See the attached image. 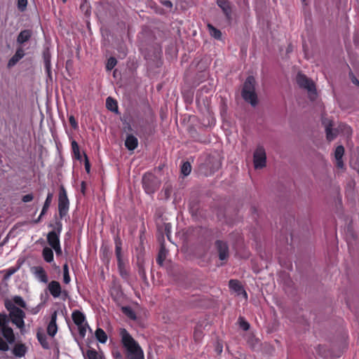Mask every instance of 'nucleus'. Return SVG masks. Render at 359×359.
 Returning a JSON list of instances; mask_svg holds the SVG:
<instances>
[{"label": "nucleus", "instance_id": "42", "mask_svg": "<svg viewBox=\"0 0 359 359\" xmlns=\"http://www.w3.org/2000/svg\"><path fill=\"white\" fill-rule=\"evenodd\" d=\"M33 198H34L33 195L31 194H29L25 195L22 197V200L23 202L27 203V202L32 201L33 200Z\"/></svg>", "mask_w": 359, "mask_h": 359}, {"label": "nucleus", "instance_id": "43", "mask_svg": "<svg viewBox=\"0 0 359 359\" xmlns=\"http://www.w3.org/2000/svg\"><path fill=\"white\" fill-rule=\"evenodd\" d=\"M69 123L71 124V126H72V128H74V129H76L77 128V126H78L77 123L73 116H69Z\"/></svg>", "mask_w": 359, "mask_h": 359}, {"label": "nucleus", "instance_id": "23", "mask_svg": "<svg viewBox=\"0 0 359 359\" xmlns=\"http://www.w3.org/2000/svg\"><path fill=\"white\" fill-rule=\"evenodd\" d=\"M118 269L121 276L127 280L129 277V272L123 260L118 262Z\"/></svg>", "mask_w": 359, "mask_h": 359}, {"label": "nucleus", "instance_id": "4", "mask_svg": "<svg viewBox=\"0 0 359 359\" xmlns=\"http://www.w3.org/2000/svg\"><path fill=\"white\" fill-rule=\"evenodd\" d=\"M296 81L299 86L307 90L309 97L313 101L317 97L316 88L314 82L308 78L304 74L299 72L296 77Z\"/></svg>", "mask_w": 359, "mask_h": 359}, {"label": "nucleus", "instance_id": "54", "mask_svg": "<svg viewBox=\"0 0 359 359\" xmlns=\"http://www.w3.org/2000/svg\"><path fill=\"white\" fill-rule=\"evenodd\" d=\"M217 351L219 353H221L222 351V347L217 348Z\"/></svg>", "mask_w": 359, "mask_h": 359}, {"label": "nucleus", "instance_id": "2", "mask_svg": "<svg viewBox=\"0 0 359 359\" xmlns=\"http://www.w3.org/2000/svg\"><path fill=\"white\" fill-rule=\"evenodd\" d=\"M119 334L127 359H144L142 348L126 329L121 328Z\"/></svg>", "mask_w": 359, "mask_h": 359}, {"label": "nucleus", "instance_id": "32", "mask_svg": "<svg viewBox=\"0 0 359 359\" xmlns=\"http://www.w3.org/2000/svg\"><path fill=\"white\" fill-rule=\"evenodd\" d=\"M123 313L132 320L136 319V314L134 311L130 306L122 307Z\"/></svg>", "mask_w": 359, "mask_h": 359}, {"label": "nucleus", "instance_id": "21", "mask_svg": "<svg viewBox=\"0 0 359 359\" xmlns=\"http://www.w3.org/2000/svg\"><path fill=\"white\" fill-rule=\"evenodd\" d=\"M47 241H48V244L52 248L60 245L59 236L54 231H52L48 233Z\"/></svg>", "mask_w": 359, "mask_h": 359}, {"label": "nucleus", "instance_id": "40", "mask_svg": "<svg viewBox=\"0 0 359 359\" xmlns=\"http://www.w3.org/2000/svg\"><path fill=\"white\" fill-rule=\"evenodd\" d=\"M239 325L241 328H242L243 330L247 331L250 328V324L245 320V319L242 317H240L238 318Z\"/></svg>", "mask_w": 359, "mask_h": 359}, {"label": "nucleus", "instance_id": "45", "mask_svg": "<svg viewBox=\"0 0 359 359\" xmlns=\"http://www.w3.org/2000/svg\"><path fill=\"white\" fill-rule=\"evenodd\" d=\"M350 78H351L353 83H354L357 86H359V81L356 79V77L352 73L350 74Z\"/></svg>", "mask_w": 359, "mask_h": 359}, {"label": "nucleus", "instance_id": "53", "mask_svg": "<svg viewBox=\"0 0 359 359\" xmlns=\"http://www.w3.org/2000/svg\"><path fill=\"white\" fill-rule=\"evenodd\" d=\"M15 272V269H12V270L10 271L9 274H13Z\"/></svg>", "mask_w": 359, "mask_h": 359}, {"label": "nucleus", "instance_id": "7", "mask_svg": "<svg viewBox=\"0 0 359 359\" xmlns=\"http://www.w3.org/2000/svg\"><path fill=\"white\" fill-rule=\"evenodd\" d=\"M69 200L67 192L63 186H61L59 194L58 210L60 217H65L69 210Z\"/></svg>", "mask_w": 359, "mask_h": 359}, {"label": "nucleus", "instance_id": "55", "mask_svg": "<svg viewBox=\"0 0 359 359\" xmlns=\"http://www.w3.org/2000/svg\"><path fill=\"white\" fill-rule=\"evenodd\" d=\"M302 2H305L306 1V0H302Z\"/></svg>", "mask_w": 359, "mask_h": 359}, {"label": "nucleus", "instance_id": "30", "mask_svg": "<svg viewBox=\"0 0 359 359\" xmlns=\"http://www.w3.org/2000/svg\"><path fill=\"white\" fill-rule=\"evenodd\" d=\"M53 196V195L52 193L48 194V196L46 197V201L44 203L43 207L41 212V216L43 215L46 212L47 210L48 209V208L51 203Z\"/></svg>", "mask_w": 359, "mask_h": 359}, {"label": "nucleus", "instance_id": "33", "mask_svg": "<svg viewBox=\"0 0 359 359\" xmlns=\"http://www.w3.org/2000/svg\"><path fill=\"white\" fill-rule=\"evenodd\" d=\"M191 170V165L189 162H184L181 166V173L184 177L189 175Z\"/></svg>", "mask_w": 359, "mask_h": 359}, {"label": "nucleus", "instance_id": "11", "mask_svg": "<svg viewBox=\"0 0 359 359\" xmlns=\"http://www.w3.org/2000/svg\"><path fill=\"white\" fill-rule=\"evenodd\" d=\"M31 272L39 281L43 283H48V278L47 273L42 266H33L31 268Z\"/></svg>", "mask_w": 359, "mask_h": 359}, {"label": "nucleus", "instance_id": "47", "mask_svg": "<svg viewBox=\"0 0 359 359\" xmlns=\"http://www.w3.org/2000/svg\"><path fill=\"white\" fill-rule=\"evenodd\" d=\"M339 128L341 130H342V128H344L345 130V132L347 133V134H351V129L350 127H348L346 126H344V125H342V126H339Z\"/></svg>", "mask_w": 359, "mask_h": 359}, {"label": "nucleus", "instance_id": "8", "mask_svg": "<svg viewBox=\"0 0 359 359\" xmlns=\"http://www.w3.org/2000/svg\"><path fill=\"white\" fill-rule=\"evenodd\" d=\"M322 123L325 126V133H326V138L327 140L330 142L332 141L334 139L337 137V136L339 134V129L338 128H333V122L332 121L323 118L322 120Z\"/></svg>", "mask_w": 359, "mask_h": 359}, {"label": "nucleus", "instance_id": "5", "mask_svg": "<svg viewBox=\"0 0 359 359\" xmlns=\"http://www.w3.org/2000/svg\"><path fill=\"white\" fill-rule=\"evenodd\" d=\"M72 318L74 323L78 327L79 335L84 338L86 334L87 328L88 327V325L86 321V317L83 313L79 311H74L72 314Z\"/></svg>", "mask_w": 359, "mask_h": 359}, {"label": "nucleus", "instance_id": "13", "mask_svg": "<svg viewBox=\"0 0 359 359\" xmlns=\"http://www.w3.org/2000/svg\"><path fill=\"white\" fill-rule=\"evenodd\" d=\"M48 290L54 298L60 297L62 292L60 283L56 280H52L48 283Z\"/></svg>", "mask_w": 359, "mask_h": 359}, {"label": "nucleus", "instance_id": "12", "mask_svg": "<svg viewBox=\"0 0 359 359\" xmlns=\"http://www.w3.org/2000/svg\"><path fill=\"white\" fill-rule=\"evenodd\" d=\"M215 245L217 248L219 259L222 261L226 260L229 257V248L227 244L223 241H217Z\"/></svg>", "mask_w": 359, "mask_h": 359}, {"label": "nucleus", "instance_id": "3", "mask_svg": "<svg viewBox=\"0 0 359 359\" xmlns=\"http://www.w3.org/2000/svg\"><path fill=\"white\" fill-rule=\"evenodd\" d=\"M256 81L254 76H249L243 83L241 95L243 100L252 107L257 104V95L255 92Z\"/></svg>", "mask_w": 359, "mask_h": 359}, {"label": "nucleus", "instance_id": "57", "mask_svg": "<svg viewBox=\"0 0 359 359\" xmlns=\"http://www.w3.org/2000/svg\"><path fill=\"white\" fill-rule=\"evenodd\" d=\"M358 86H359V85H358Z\"/></svg>", "mask_w": 359, "mask_h": 359}, {"label": "nucleus", "instance_id": "46", "mask_svg": "<svg viewBox=\"0 0 359 359\" xmlns=\"http://www.w3.org/2000/svg\"><path fill=\"white\" fill-rule=\"evenodd\" d=\"M336 165L337 168H342L344 167V162L342 158L336 159Z\"/></svg>", "mask_w": 359, "mask_h": 359}, {"label": "nucleus", "instance_id": "18", "mask_svg": "<svg viewBox=\"0 0 359 359\" xmlns=\"http://www.w3.org/2000/svg\"><path fill=\"white\" fill-rule=\"evenodd\" d=\"M32 36V32L30 29H24L20 32L17 37V43L22 45L28 41Z\"/></svg>", "mask_w": 359, "mask_h": 359}, {"label": "nucleus", "instance_id": "16", "mask_svg": "<svg viewBox=\"0 0 359 359\" xmlns=\"http://www.w3.org/2000/svg\"><path fill=\"white\" fill-rule=\"evenodd\" d=\"M27 352V347L25 344L22 343H17L15 344L12 353L15 357H24Z\"/></svg>", "mask_w": 359, "mask_h": 359}, {"label": "nucleus", "instance_id": "28", "mask_svg": "<svg viewBox=\"0 0 359 359\" xmlns=\"http://www.w3.org/2000/svg\"><path fill=\"white\" fill-rule=\"evenodd\" d=\"M86 359H102V356L101 354L97 353L94 349H90L87 351L86 355Z\"/></svg>", "mask_w": 359, "mask_h": 359}, {"label": "nucleus", "instance_id": "38", "mask_svg": "<svg viewBox=\"0 0 359 359\" xmlns=\"http://www.w3.org/2000/svg\"><path fill=\"white\" fill-rule=\"evenodd\" d=\"M117 61L115 57H111L108 59L106 68L107 70H111L116 65Z\"/></svg>", "mask_w": 359, "mask_h": 359}, {"label": "nucleus", "instance_id": "34", "mask_svg": "<svg viewBox=\"0 0 359 359\" xmlns=\"http://www.w3.org/2000/svg\"><path fill=\"white\" fill-rule=\"evenodd\" d=\"M72 148L75 158L78 160H81V156L79 151V147L78 143L75 140H73L72 142Z\"/></svg>", "mask_w": 359, "mask_h": 359}, {"label": "nucleus", "instance_id": "52", "mask_svg": "<svg viewBox=\"0 0 359 359\" xmlns=\"http://www.w3.org/2000/svg\"><path fill=\"white\" fill-rule=\"evenodd\" d=\"M41 217H42V216H41V215H39V218H38L37 219H36V220L34 221V222H35V223L39 222L40 221V219H41Z\"/></svg>", "mask_w": 359, "mask_h": 359}, {"label": "nucleus", "instance_id": "31", "mask_svg": "<svg viewBox=\"0 0 359 359\" xmlns=\"http://www.w3.org/2000/svg\"><path fill=\"white\" fill-rule=\"evenodd\" d=\"M210 35L216 39H220L222 36V32L220 30L214 27L212 25L208 24V25Z\"/></svg>", "mask_w": 359, "mask_h": 359}, {"label": "nucleus", "instance_id": "22", "mask_svg": "<svg viewBox=\"0 0 359 359\" xmlns=\"http://www.w3.org/2000/svg\"><path fill=\"white\" fill-rule=\"evenodd\" d=\"M43 60L45 64V67L46 72L48 74V76L49 78H51V74H50V53L49 50L47 49L43 52Z\"/></svg>", "mask_w": 359, "mask_h": 359}, {"label": "nucleus", "instance_id": "50", "mask_svg": "<svg viewBox=\"0 0 359 359\" xmlns=\"http://www.w3.org/2000/svg\"><path fill=\"white\" fill-rule=\"evenodd\" d=\"M85 189H86V182L82 181L81 182V192L84 194H85Z\"/></svg>", "mask_w": 359, "mask_h": 359}, {"label": "nucleus", "instance_id": "41", "mask_svg": "<svg viewBox=\"0 0 359 359\" xmlns=\"http://www.w3.org/2000/svg\"><path fill=\"white\" fill-rule=\"evenodd\" d=\"M27 5V0H18V8L20 11H24Z\"/></svg>", "mask_w": 359, "mask_h": 359}, {"label": "nucleus", "instance_id": "17", "mask_svg": "<svg viewBox=\"0 0 359 359\" xmlns=\"http://www.w3.org/2000/svg\"><path fill=\"white\" fill-rule=\"evenodd\" d=\"M24 50L22 48H18L14 55L9 60L8 62V67L11 68L15 66L18 62L24 57Z\"/></svg>", "mask_w": 359, "mask_h": 359}, {"label": "nucleus", "instance_id": "48", "mask_svg": "<svg viewBox=\"0 0 359 359\" xmlns=\"http://www.w3.org/2000/svg\"><path fill=\"white\" fill-rule=\"evenodd\" d=\"M53 248L54 249V250L55 251L57 255H61L62 254V250H61V248H60V245H57L55 247H53Z\"/></svg>", "mask_w": 359, "mask_h": 359}, {"label": "nucleus", "instance_id": "10", "mask_svg": "<svg viewBox=\"0 0 359 359\" xmlns=\"http://www.w3.org/2000/svg\"><path fill=\"white\" fill-rule=\"evenodd\" d=\"M229 286L231 290L236 292L237 295H242L245 300L248 299L247 292L244 290L240 281L234 279L230 280Z\"/></svg>", "mask_w": 359, "mask_h": 359}, {"label": "nucleus", "instance_id": "39", "mask_svg": "<svg viewBox=\"0 0 359 359\" xmlns=\"http://www.w3.org/2000/svg\"><path fill=\"white\" fill-rule=\"evenodd\" d=\"M115 252L117 258V262L123 261L121 243H116Z\"/></svg>", "mask_w": 359, "mask_h": 359}, {"label": "nucleus", "instance_id": "37", "mask_svg": "<svg viewBox=\"0 0 359 359\" xmlns=\"http://www.w3.org/2000/svg\"><path fill=\"white\" fill-rule=\"evenodd\" d=\"M151 181H142V186L147 194H151L154 191V188L151 186Z\"/></svg>", "mask_w": 359, "mask_h": 359}, {"label": "nucleus", "instance_id": "19", "mask_svg": "<svg viewBox=\"0 0 359 359\" xmlns=\"http://www.w3.org/2000/svg\"><path fill=\"white\" fill-rule=\"evenodd\" d=\"M138 144L137 139L133 135H128L125 141V146L128 150H134Z\"/></svg>", "mask_w": 359, "mask_h": 359}, {"label": "nucleus", "instance_id": "9", "mask_svg": "<svg viewBox=\"0 0 359 359\" xmlns=\"http://www.w3.org/2000/svg\"><path fill=\"white\" fill-rule=\"evenodd\" d=\"M205 165L210 169V172H214L221 166L220 157L218 154L210 155L205 162Z\"/></svg>", "mask_w": 359, "mask_h": 359}, {"label": "nucleus", "instance_id": "56", "mask_svg": "<svg viewBox=\"0 0 359 359\" xmlns=\"http://www.w3.org/2000/svg\"><path fill=\"white\" fill-rule=\"evenodd\" d=\"M62 1H63V2H65V1H66V0H62Z\"/></svg>", "mask_w": 359, "mask_h": 359}, {"label": "nucleus", "instance_id": "14", "mask_svg": "<svg viewBox=\"0 0 359 359\" xmlns=\"http://www.w3.org/2000/svg\"><path fill=\"white\" fill-rule=\"evenodd\" d=\"M57 316V313L56 311H55L51 314L50 320L47 327V332H48V335L52 337H53L57 332V325L56 323Z\"/></svg>", "mask_w": 359, "mask_h": 359}, {"label": "nucleus", "instance_id": "24", "mask_svg": "<svg viewBox=\"0 0 359 359\" xmlns=\"http://www.w3.org/2000/svg\"><path fill=\"white\" fill-rule=\"evenodd\" d=\"M106 106L109 110L118 113L117 102L111 97L107 98Z\"/></svg>", "mask_w": 359, "mask_h": 359}, {"label": "nucleus", "instance_id": "25", "mask_svg": "<svg viewBox=\"0 0 359 359\" xmlns=\"http://www.w3.org/2000/svg\"><path fill=\"white\" fill-rule=\"evenodd\" d=\"M42 255L46 262L50 263L53 261V252L51 248L46 247L43 249Z\"/></svg>", "mask_w": 359, "mask_h": 359}, {"label": "nucleus", "instance_id": "15", "mask_svg": "<svg viewBox=\"0 0 359 359\" xmlns=\"http://www.w3.org/2000/svg\"><path fill=\"white\" fill-rule=\"evenodd\" d=\"M217 4L221 8L226 18L230 20L231 19V3L228 0H217Z\"/></svg>", "mask_w": 359, "mask_h": 359}, {"label": "nucleus", "instance_id": "20", "mask_svg": "<svg viewBox=\"0 0 359 359\" xmlns=\"http://www.w3.org/2000/svg\"><path fill=\"white\" fill-rule=\"evenodd\" d=\"M36 338L39 341L40 344L44 349H48L50 348L48 338L46 334L42 330H38L36 333Z\"/></svg>", "mask_w": 359, "mask_h": 359}, {"label": "nucleus", "instance_id": "44", "mask_svg": "<svg viewBox=\"0 0 359 359\" xmlns=\"http://www.w3.org/2000/svg\"><path fill=\"white\" fill-rule=\"evenodd\" d=\"M85 156V168L88 172L90 171V163L88 161V157L86 154H84Z\"/></svg>", "mask_w": 359, "mask_h": 359}, {"label": "nucleus", "instance_id": "49", "mask_svg": "<svg viewBox=\"0 0 359 359\" xmlns=\"http://www.w3.org/2000/svg\"><path fill=\"white\" fill-rule=\"evenodd\" d=\"M163 4L165 6H167V7H168V8H171V7H172V4L171 1H163Z\"/></svg>", "mask_w": 359, "mask_h": 359}, {"label": "nucleus", "instance_id": "35", "mask_svg": "<svg viewBox=\"0 0 359 359\" xmlns=\"http://www.w3.org/2000/svg\"><path fill=\"white\" fill-rule=\"evenodd\" d=\"M71 278L69 274V268L67 264L63 266V281L65 284L70 283Z\"/></svg>", "mask_w": 359, "mask_h": 359}, {"label": "nucleus", "instance_id": "6", "mask_svg": "<svg viewBox=\"0 0 359 359\" xmlns=\"http://www.w3.org/2000/svg\"><path fill=\"white\" fill-rule=\"evenodd\" d=\"M253 164L256 170L262 169L266 165V154L262 145H258L254 151Z\"/></svg>", "mask_w": 359, "mask_h": 359}, {"label": "nucleus", "instance_id": "36", "mask_svg": "<svg viewBox=\"0 0 359 359\" xmlns=\"http://www.w3.org/2000/svg\"><path fill=\"white\" fill-rule=\"evenodd\" d=\"M344 154V147L341 145L338 146L336 148L335 151H334L335 159L342 158Z\"/></svg>", "mask_w": 359, "mask_h": 359}, {"label": "nucleus", "instance_id": "27", "mask_svg": "<svg viewBox=\"0 0 359 359\" xmlns=\"http://www.w3.org/2000/svg\"><path fill=\"white\" fill-rule=\"evenodd\" d=\"M15 306H18L21 308L25 309L27 304L20 296H14L11 299H9Z\"/></svg>", "mask_w": 359, "mask_h": 359}, {"label": "nucleus", "instance_id": "51", "mask_svg": "<svg viewBox=\"0 0 359 359\" xmlns=\"http://www.w3.org/2000/svg\"><path fill=\"white\" fill-rule=\"evenodd\" d=\"M125 130H128V131L132 130V128L129 123H127V126L125 127Z\"/></svg>", "mask_w": 359, "mask_h": 359}, {"label": "nucleus", "instance_id": "29", "mask_svg": "<svg viewBox=\"0 0 359 359\" xmlns=\"http://www.w3.org/2000/svg\"><path fill=\"white\" fill-rule=\"evenodd\" d=\"M167 250L164 247H161L158 255V257L156 259V262L158 264L162 265L164 260L166 258Z\"/></svg>", "mask_w": 359, "mask_h": 359}, {"label": "nucleus", "instance_id": "1", "mask_svg": "<svg viewBox=\"0 0 359 359\" xmlns=\"http://www.w3.org/2000/svg\"><path fill=\"white\" fill-rule=\"evenodd\" d=\"M4 306L8 311V316L0 313V351H7L9 349L8 344L15 342V337L13 329L8 325L9 319L15 325L21 334L25 332V311L6 299L4 300Z\"/></svg>", "mask_w": 359, "mask_h": 359}, {"label": "nucleus", "instance_id": "26", "mask_svg": "<svg viewBox=\"0 0 359 359\" xmlns=\"http://www.w3.org/2000/svg\"><path fill=\"white\" fill-rule=\"evenodd\" d=\"M95 337L96 339L102 344H104L106 343L107 340V334L105 333V332L101 329V328H97L96 330H95Z\"/></svg>", "mask_w": 359, "mask_h": 359}]
</instances>
